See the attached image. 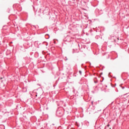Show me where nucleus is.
I'll use <instances>...</instances> for the list:
<instances>
[{"label": "nucleus", "mask_w": 129, "mask_h": 129, "mask_svg": "<svg viewBox=\"0 0 129 129\" xmlns=\"http://www.w3.org/2000/svg\"><path fill=\"white\" fill-rule=\"evenodd\" d=\"M1 79H2V78H1Z\"/></svg>", "instance_id": "nucleus-5"}, {"label": "nucleus", "mask_w": 129, "mask_h": 129, "mask_svg": "<svg viewBox=\"0 0 129 129\" xmlns=\"http://www.w3.org/2000/svg\"><path fill=\"white\" fill-rule=\"evenodd\" d=\"M79 73H80L81 75H82V71H79Z\"/></svg>", "instance_id": "nucleus-1"}, {"label": "nucleus", "mask_w": 129, "mask_h": 129, "mask_svg": "<svg viewBox=\"0 0 129 129\" xmlns=\"http://www.w3.org/2000/svg\"><path fill=\"white\" fill-rule=\"evenodd\" d=\"M109 129H111V127H110Z\"/></svg>", "instance_id": "nucleus-4"}, {"label": "nucleus", "mask_w": 129, "mask_h": 129, "mask_svg": "<svg viewBox=\"0 0 129 129\" xmlns=\"http://www.w3.org/2000/svg\"><path fill=\"white\" fill-rule=\"evenodd\" d=\"M117 40H119V38H117Z\"/></svg>", "instance_id": "nucleus-3"}, {"label": "nucleus", "mask_w": 129, "mask_h": 129, "mask_svg": "<svg viewBox=\"0 0 129 129\" xmlns=\"http://www.w3.org/2000/svg\"><path fill=\"white\" fill-rule=\"evenodd\" d=\"M109 125L108 124V125H107V127H109Z\"/></svg>", "instance_id": "nucleus-2"}]
</instances>
